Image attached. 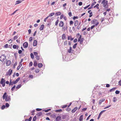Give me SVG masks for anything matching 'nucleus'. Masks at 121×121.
I'll return each mask as SVG.
<instances>
[{"mask_svg":"<svg viewBox=\"0 0 121 121\" xmlns=\"http://www.w3.org/2000/svg\"><path fill=\"white\" fill-rule=\"evenodd\" d=\"M108 3V1L106 0H103L102 2V4H103V6L105 8H108V6H106L107 5V4Z\"/></svg>","mask_w":121,"mask_h":121,"instance_id":"nucleus-1","label":"nucleus"},{"mask_svg":"<svg viewBox=\"0 0 121 121\" xmlns=\"http://www.w3.org/2000/svg\"><path fill=\"white\" fill-rule=\"evenodd\" d=\"M6 59V57L4 54L1 55L0 57V60L2 62L4 61Z\"/></svg>","mask_w":121,"mask_h":121,"instance_id":"nucleus-2","label":"nucleus"},{"mask_svg":"<svg viewBox=\"0 0 121 121\" xmlns=\"http://www.w3.org/2000/svg\"><path fill=\"white\" fill-rule=\"evenodd\" d=\"M13 72V70H11L10 69L6 73V75H9V76L10 75L12 74Z\"/></svg>","mask_w":121,"mask_h":121,"instance_id":"nucleus-3","label":"nucleus"},{"mask_svg":"<svg viewBox=\"0 0 121 121\" xmlns=\"http://www.w3.org/2000/svg\"><path fill=\"white\" fill-rule=\"evenodd\" d=\"M28 43L27 42H25L23 44V46L24 48H27L28 46Z\"/></svg>","mask_w":121,"mask_h":121,"instance_id":"nucleus-4","label":"nucleus"},{"mask_svg":"<svg viewBox=\"0 0 121 121\" xmlns=\"http://www.w3.org/2000/svg\"><path fill=\"white\" fill-rule=\"evenodd\" d=\"M5 101L7 102L8 101H10L11 100V97L9 95L5 99Z\"/></svg>","mask_w":121,"mask_h":121,"instance_id":"nucleus-5","label":"nucleus"},{"mask_svg":"<svg viewBox=\"0 0 121 121\" xmlns=\"http://www.w3.org/2000/svg\"><path fill=\"white\" fill-rule=\"evenodd\" d=\"M6 65L7 66H9L11 63V61L9 60H7L6 59Z\"/></svg>","mask_w":121,"mask_h":121,"instance_id":"nucleus-6","label":"nucleus"},{"mask_svg":"<svg viewBox=\"0 0 121 121\" xmlns=\"http://www.w3.org/2000/svg\"><path fill=\"white\" fill-rule=\"evenodd\" d=\"M7 95V93L6 92L4 93L3 96V99H5L8 96Z\"/></svg>","mask_w":121,"mask_h":121,"instance_id":"nucleus-7","label":"nucleus"},{"mask_svg":"<svg viewBox=\"0 0 121 121\" xmlns=\"http://www.w3.org/2000/svg\"><path fill=\"white\" fill-rule=\"evenodd\" d=\"M56 121H59L61 120V117L60 116H58L56 118Z\"/></svg>","mask_w":121,"mask_h":121,"instance_id":"nucleus-8","label":"nucleus"},{"mask_svg":"<svg viewBox=\"0 0 121 121\" xmlns=\"http://www.w3.org/2000/svg\"><path fill=\"white\" fill-rule=\"evenodd\" d=\"M99 23L98 22H97V23H96L95 25H93L90 28L91 29H93L94 27H95V26H97L98 25V24Z\"/></svg>","mask_w":121,"mask_h":121,"instance_id":"nucleus-9","label":"nucleus"},{"mask_svg":"<svg viewBox=\"0 0 121 121\" xmlns=\"http://www.w3.org/2000/svg\"><path fill=\"white\" fill-rule=\"evenodd\" d=\"M64 25V23L63 21H61L60 22L59 24V26L60 27H62Z\"/></svg>","mask_w":121,"mask_h":121,"instance_id":"nucleus-10","label":"nucleus"},{"mask_svg":"<svg viewBox=\"0 0 121 121\" xmlns=\"http://www.w3.org/2000/svg\"><path fill=\"white\" fill-rule=\"evenodd\" d=\"M13 48L14 49H17L18 48V46L17 45L14 44L13 46Z\"/></svg>","mask_w":121,"mask_h":121,"instance_id":"nucleus-11","label":"nucleus"},{"mask_svg":"<svg viewBox=\"0 0 121 121\" xmlns=\"http://www.w3.org/2000/svg\"><path fill=\"white\" fill-rule=\"evenodd\" d=\"M5 80L4 78H2L1 79V81H0V83L1 84L5 83Z\"/></svg>","mask_w":121,"mask_h":121,"instance_id":"nucleus-12","label":"nucleus"},{"mask_svg":"<svg viewBox=\"0 0 121 121\" xmlns=\"http://www.w3.org/2000/svg\"><path fill=\"white\" fill-rule=\"evenodd\" d=\"M67 38L65 34H63L62 36V40L66 39Z\"/></svg>","mask_w":121,"mask_h":121,"instance_id":"nucleus-13","label":"nucleus"},{"mask_svg":"<svg viewBox=\"0 0 121 121\" xmlns=\"http://www.w3.org/2000/svg\"><path fill=\"white\" fill-rule=\"evenodd\" d=\"M97 22H98L97 20L96 19H94L91 21V23L92 24H95V22H96V23H97Z\"/></svg>","mask_w":121,"mask_h":121,"instance_id":"nucleus-14","label":"nucleus"},{"mask_svg":"<svg viewBox=\"0 0 121 121\" xmlns=\"http://www.w3.org/2000/svg\"><path fill=\"white\" fill-rule=\"evenodd\" d=\"M37 41L36 40H35L33 42V46H36L37 44Z\"/></svg>","mask_w":121,"mask_h":121,"instance_id":"nucleus-15","label":"nucleus"},{"mask_svg":"<svg viewBox=\"0 0 121 121\" xmlns=\"http://www.w3.org/2000/svg\"><path fill=\"white\" fill-rule=\"evenodd\" d=\"M78 107H76L74 108L73 110H72L71 112L72 113H74L78 109Z\"/></svg>","mask_w":121,"mask_h":121,"instance_id":"nucleus-16","label":"nucleus"},{"mask_svg":"<svg viewBox=\"0 0 121 121\" xmlns=\"http://www.w3.org/2000/svg\"><path fill=\"white\" fill-rule=\"evenodd\" d=\"M67 116V114L62 115V119L63 120L66 119Z\"/></svg>","mask_w":121,"mask_h":121,"instance_id":"nucleus-17","label":"nucleus"},{"mask_svg":"<svg viewBox=\"0 0 121 121\" xmlns=\"http://www.w3.org/2000/svg\"><path fill=\"white\" fill-rule=\"evenodd\" d=\"M43 114L41 112H38L37 114H36V115H37L38 117H40Z\"/></svg>","mask_w":121,"mask_h":121,"instance_id":"nucleus-18","label":"nucleus"},{"mask_svg":"<svg viewBox=\"0 0 121 121\" xmlns=\"http://www.w3.org/2000/svg\"><path fill=\"white\" fill-rule=\"evenodd\" d=\"M44 25L43 24L39 28V29L40 30H42L43 29L44 27Z\"/></svg>","mask_w":121,"mask_h":121,"instance_id":"nucleus-19","label":"nucleus"},{"mask_svg":"<svg viewBox=\"0 0 121 121\" xmlns=\"http://www.w3.org/2000/svg\"><path fill=\"white\" fill-rule=\"evenodd\" d=\"M105 100V99H102L100 100L99 101V105H100L102 102L104 101Z\"/></svg>","mask_w":121,"mask_h":121,"instance_id":"nucleus-20","label":"nucleus"},{"mask_svg":"<svg viewBox=\"0 0 121 121\" xmlns=\"http://www.w3.org/2000/svg\"><path fill=\"white\" fill-rule=\"evenodd\" d=\"M117 88V87H114L111 89L109 90L110 92H111L112 91H113L115 90Z\"/></svg>","mask_w":121,"mask_h":121,"instance_id":"nucleus-21","label":"nucleus"},{"mask_svg":"<svg viewBox=\"0 0 121 121\" xmlns=\"http://www.w3.org/2000/svg\"><path fill=\"white\" fill-rule=\"evenodd\" d=\"M38 67L41 68L43 66V64L41 63H39L38 64Z\"/></svg>","mask_w":121,"mask_h":121,"instance_id":"nucleus-22","label":"nucleus"},{"mask_svg":"<svg viewBox=\"0 0 121 121\" xmlns=\"http://www.w3.org/2000/svg\"><path fill=\"white\" fill-rule=\"evenodd\" d=\"M83 116V115H82L80 116L79 118V120L80 121H82Z\"/></svg>","mask_w":121,"mask_h":121,"instance_id":"nucleus-23","label":"nucleus"},{"mask_svg":"<svg viewBox=\"0 0 121 121\" xmlns=\"http://www.w3.org/2000/svg\"><path fill=\"white\" fill-rule=\"evenodd\" d=\"M61 14V13L60 12H56L55 14V15L56 16H57L60 15Z\"/></svg>","mask_w":121,"mask_h":121,"instance_id":"nucleus-24","label":"nucleus"},{"mask_svg":"<svg viewBox=\"0 0 121 121\" xmlns=\"http://www.w3.org/2000/svg\"><path fill=\"white\" fill-rule=\"evenodd\" d=\"M22 2V0H17L15 4H17L21 3Z\"/></svg>","mask_w":121,"mask_h":121,"instance_id":"nucleus-25","label":"nucleus"},{"mask_svg":"<svg viewBox=\"0 0 121 121\" xmlns=\"http://www.w3.org/2000/svg\"><path fill=\"white\" fill-rule=\"evenodd\" d=\"M36 67L37 66V61L36 60H35L34 61V64H33Z\"/></svg>","mask_w":121,"mask_h":121,"instance_id":"nucleus-26","label":"nucleus"},{"mask_svg":"<svg viewBox=\"0 0 121 121\" xmlns=\"http://www.w3.org/2000/svg\"><path fill=\"white\" fill-rule=\"evenodd\" d=\"M22 86V85L21 84L18 85L16 87V88L17 89H19Z\"/></svg>","mask_w":121,"mask_h":121,"instance_id":"nucleus-27","label":"nucleus"},{"mask_svg":"<svg viewBox=\"0 0 121 121\" xmlns=\"http://www.w3.org/2000/svg\"><path fill=\"white\" fill-rule=\"evenodd\" d=\"M117 99L116 97H114L113 98V101L114 102H115L117 101Z\"/></svg>","mask_w":121,"mask_h":121,"instance_id":"nucleus-28","label":"nucleus"},{"mask_svg":"<svg viewBox=\"0 0 121 121\" xmlns=\"http://www.w3.org/2000/svg\"><path fill=\"white\" fill-rule=\"evenodd\" d=\"M55 14V13H51L49 14V15L48 16V17H51L53 16Z\"/></svg>","mask_w":121,"mask_h":121,"instance_id":"nucleus-29","label":"nucleus"},{"mask_svg":"<svg viewBox=\"0 0 121 121\" xmlns=\"http://www.w3.org/2000/svg\"><path fill=\"white\" fill-rule=\"evenodd\" d=\"M51 110L50 109H49L47 110H43V111H44L45 112H48L49 111Z\"/></svg>","mask_w":121,"mask_h":121,"instance_id":"nucleus-30","label":"nucleus"},{"mask_svg":"<svg viewBox=\"0 0 121 121\" xmlns=\"http://www.w3.org/2000/svg\"><path fill=\"white\" fill-rule=\"evenodd\" d=\"M78 23V21L77 20L76 21L74 22V26H77Z\"/></svg>","mask_w":121,"mask_h":121,"instance_id":"nucleus-31","label":"nucleus"},{"mask_svg":"<svg viewBox=\"0 0 121 121\" xmlns=\"http://www.w3.org/2000/svg\"><path fill=\"white\" fill-rule=\"evenodd\" d=\"M22 64H21L19 65V66L17 67V70H19L20 67L22 66Z\"/></svg>","mask_w":121,"mask_h":121,"instance_id":"nucleus-32","label":"nucleus"},{"mask_svg":"<svg viewBox=\"0 0 121 121\" xmlns=\"http://www.w3.org/2000/svg\"><path fill=\"white\" fill-rule=\"evenodd\" d=\"M72 50V48L71 47H70L69 49V50H68V52L69 53H71V50Z\"/></svg>","mask_w":121,"mask_h":121,"instance_id":"nucleus-33","label":"nucleus"},{"mask_svg":"<svg viewBox=\"0 0 121 121\" xmlns=\"http://www.w3.org/2000/svg\"><path fill=\"white\" fill-rule=\"evenodd\" d=\"M62 110L61 109H58L55 110V112H62Z\"/></svg>","mask_w":121,"mask_h":121,"instance_id":"nucleus-34","label":"nucleus"},{"mask_svg":"<svg viewBox=\"0 0 121 121\" xmlns=\"http://www.w3.org/2000/svg\"><path fill=\"white\" fill-rule=\"evenodd\" d=\"M84 40L83 38H82L81 39V41L80 42V43L81 44H82L83 42V41Z\"/></svg>","mask_w":121,"mask_h":121,"instance_id":"nucleus-35","label":"nucleus"},{"mask_svg":"<svg viewBox=\"0 0 121 121\" xmlns=\"http://www.w3.org/2000/svg\"><path fill=\"white\" fill-rule=\"evenodd\" d=\"M9 106V104L8 103H6L5 104V106L6 108H8Z\"/></svg>","mask_w":121,"mask_h":121,"instance_id":"nucleus-36","label":"nucleus"},{"mask_svg":"<svg viewBox=\"0 0 121 121\" xmlns=\"http://www.w3.org/2000/svg\"><path fill=\"white\" fill-rule=\"evenodd\" d=\"M30 56L31 57V58L33 59L34 58V56L33 53H31L30 54Z\"/></svg>","mask_w":121,"mask_h":121,"instance_id":"nucleus-37","label":"nucleus"},{"mask_svg":"<svg viewBox=\"0 0 121 121\" xmlns=\"http://www.w3.org/2000/svg\"><path fill=\"white\" fill-rule=\"evenodd\" d=\"M17 62H15V63L13 65V69L15 68V66L17 65Z\"/></svg>","mask_w":121,"mask_h":121,"instance_id":"nucleus-38","label":"nucleus"},{"mask_svg":"<svg viewBox=\"0 0 121 121\" xmlns=\"http://www.w3.org/2000/svg\"><path fill=\"white\" fill-rule=\"evenodd\" d=\"M77 43H75L74 44V45H73V49L75 48L76 47V46L77 45Z\"/></svg>","mask_w":121,"mask_h":121,"instance_id":"nucleus-39","label":"nucleus"},{"mask_svg":"<svg viewBox=\"0 0 121 121\" xmlns=\"http://www.w3.org/2000/svg\"><path fill=\"white\" fill-rule=\"evenodd\" d=\"M59 20L58 19H57L56 20V22L55 23V25L56 26H57L58 23L59 22Z\"/></svg>","mask_w":121,"mask_h":121,"instance_id":"nucleus-40","label":"nucleus"},{"mask_svg":"<svg viewBox=\"0 0 121 121\" xmlns=\"http://www.w3.org/2000/svg\"><path fill=\"white\" fill-rule=\"evenodd\" d=\"M39 69H36L35 70V72L36 73H38L39 72Z\"/></svg>","mask_w":121,"mask_h":121,"instance_id":"nucleus-41","label":"nucleus"},{"mask_svg":"<svg viewBox=\"0 0 121 121\" xmlns=\"http://www.w3.org/2000/svg\"><path fill=\"white\" fill-rule=\"evenodd\" d=\"M5 107H6L5 105H3L1 107V109L2 110L4 109L5 108Z\"/></svg>","mask_w":121,"mask_h":121,"instance_id":"nucleus-42","label":"nucleus"},{"mask_svg":"<svg viewBox=\"0 0 121 121\" xmlns=\"http://www.w3.org/2000/svg\"><path fill=\"white\" fill-rule=\"evenodd\" d=\"M51 117H52L53 118H55L56 117V116L55 115L53 114H52L51 115Z\"/></svg>","mask_w":121,"mask_h":121,"instance_id":"nucleus-43","label":"nucleus"},{"mask_svg":"<svg viewBox=\"0 0 121 121\" xmlns=\"http://www.w3.org/2000/svg\"><path fill=\"white\" fill-rule=\"evenodd\" d=\"M16 86L15 85H14L11 88V90L13 91L14 90V89L15 88Z\"/></svg>","mask_w":121,"mask_h":121,"instance_id":"nucleus-44","label":"nucleus"},{"mask_svg":"<svg viewBox=\"0 0 121 121\" xmlns=\"http://www.w3.org/2000/svg\"><path fill=\"white\" fill-rule=\"evenodd\" d=\"M36 118V116H35L33 118V121H35Z\"/></svg>","mask_w":121,"mask_h":121,"instance_id":"nucleus-45","label":"nucleus"},{"mask_svg":"<svg viewBox=\"0 0 121 121\" xmlns=\"http://www.w3.org/2000/svg\"><path fill=\"white\" fill-rule=\"evenodd\" d=\"M73 22L72 21H69V24L70 25H71L73 23Z\"/></svg>","mask_w":121,"mask_h":121,"instance_id":"nucleus-46","label":"nucleus"},{"mask_svg":"<svg viewBox=\"0 0 121 121\" xmlns=\"http://www.w3.org/2000/svg\"><path fill=\"white\" fill-rule=\"evenodd\" d=\"M90 15L89 17H91L93 16L92 13V12H91L89 13Z\"/></svg>","mask_w":121,"mask_h":121,"instance_id":"nucleus-47","label":"nucleus"},{"mask_svg":"<svg viewBox=\"0 0 121 121\" xmlns=\"http://www.w3.org/2000/svg\"><path fill=\"white\" fill-rule=\"evenodd\" d=\"M120 92V91L118 90H116L115 92V93L116 94H119V93Z\"/></svg>","mask_w":121,"mask_h":121,"instance_id":"nucleus-48","label":"nucleus"},{"mask_svg":"<svg viewBox=\"0 0 121 121\" xmlns=\"http://www.w3.org/2000/svg\"><path fill=\"white\" fill-rule=\"evenodd\" d=\"M36 58L37 60H39L40 56H37Z\"/></svg>","mask_w":121,"mask_h":121,"instance_id":"nucleus-49","label":"nucleus"},{"mask_svg":"<svg viewBox=\"0 0 121 121\" xmlns=\"http://www.w3.org/2000/svg\"><path fill=\"white\" fill-rule=\"evenodd\" d=\"M67 44V40L65 41L64 42V45H66Z\"/></svg>","mask_w":121,"mask_h":121,"instance_id":"nucleus-50","label":"nucleus"},{"mask_svg":"<svg viewBox=\"0 0 121 121\" xmlns=\"http://www.w3.org/2000/svg\"><path fill=\"white\" fill-rule=\"evenodd\" d=\"M34 55L35 56H38L37 55L38 53L36 52H34Z\"/></svg>","mask_w":121,"mask_h":121,"instance_id":"nucleus-51","label":"nucleus"},{"mask_svg":"<svg viewBox=\"0 0 121 121\" xmlns=\"http://www.w3.org/2000/svg\"><path fill=\"white\" fill-rule=\"evenodd\" d=\"M8 44H6L4 46V47L5 48H7L8 47Z\"/></svg>","mask_w":121,"mask_h":121,"instance_id":"nucleus-52","label":"nucleus"},{"mask_svg":"<svg viewBox=\"0 0 121 121\" xmlns=\"http://www.w3.org/2000/svg\"><path fill=\"white\" fill-rule=\"evenodd\" d=\"M71 110V108H67V109H66V110L67 111L69 112Z\"/></svg>","mask_w":121,"mask_h":121,"instance_id":"nucleus-53","label":"nucleus"},{"mask_svg":"<svg viewBox=\"0 0 121 121\" xmlns=\"http://www.w3.org/2000/svg\"><path fill=\"white\" fill-rule=\"evenodd\" d=\"M96 2H95V1H94L93 3H92L91 4V5H92V6H93L95 4H96Z\"/></svg>","mask_w":121,"mask_h":121,"instance_id":"nucleus-54","label":"nucleus"},{"mask_svg":"<svg viewBox=\"0 0 121 121\" xmlns=\"http://www.w3.org/2000/svg\"><path fill=\"white\" fill-rule=\"evenodd\" d=\"M68 15L70 17H71L72 16V13L71 12L68 13Z\"/></svg>","mask_w":121,"mask_h":121,"instance_id":"nucleus-55","label":"nucleus"},{"mask_svg":"<svg viewBox=\"0 0 121 121\" xmlns=\"http://www.w3.org/2000/svg\"><path fill=\"white\" fill-rule=\"evenodd\" d=\"M78 16H74L73 17V19L74 20L76 19H78Z\"/></svg>","mask_w":121,"mask_h":121,"instance_id":"nucleus-56","label":"nucleus"},{"mask_svg":"<svg viewBox=\"0 0 121 121\" xmlns=\"http://www.w3.org/2000/svg\"><path fill=\"white\" fill-rule=\"evenodd\" d=\"M17 54H18L17 53V52H15L14 54V56L15 58H17Z\"/></svg>","mask_w":121,"mask_h":121,"instance_id":"nucleus-57","label":"nucleus"},{"mask_svg":"<svg viewBox=\"0 0 121 121\" xmlns=\"http://www.w3.org/2000/svg\"><path fill=\"white\" fill-rule=\"evenodd\" d=\"M90 5V4H89L88 5L86 6V7H84V9H87V8H88V7Z\"/></svg>","mask_w":121,"mask_h":121,"instance_id":"nucleus-58","label":"nucleus"},{"mask_svg":"<svg viewBox=\"0 0 121 121\" xmlns=\"http://www.w3.org/2000/svg\"><path fill=\"white\" fill-rule=\"evenodd\" d=\"M32 65H33L32 62L31 61L29 63V66H32Z\"/></svg>","mask_w":121,"mask_h":121,"instance_id":"nucleus-59","label":"nucleus"},{"mask_svg":"<svg viewBox=\"0 0 121 121\" xmlns=\"http://www.w3.org/2000/svg\"><path fill=\"white\" fill-rule=\"evenodd\" d=\"M33 38L32 37H30L29 38V41L30 42H31Z\"/></svg>","mask_w":121,"mask_h":121,"instance_id":"nucleus-60","label":"nucleus"},{"mask_svg":"<svg viewBox=\"0 0 121 121\" xmlns=\"http://www.w3.org/2000/svg\"><path fill=\"white\" fill-rule=\"evenodd\" d=\"M67 107V105H64L62 107V108H64L66 107Z\"/></svg>","mask_w":121,"mask_h":121,"instance_id":"nucleus-61","label":"nucleus"},{"mask_svg":"<svg viewBox=\"0 0 121 121\" xmlns=\"http://www.w3.org/2000/svg\"><path fill=\"white\" fill-rule=\"evenodd\" d=\"M42 109L41 108H37L36 109V110L37 111H40L42 110Z\"/></svg>","mask_w":121,"mask_h":121,"instance_id":"nucleus-62","label":"nucleus"},{"mask_svg":"<svg viewBox=\"0 0 121 121\" xmlns=\"http://www.w3.org/2000/svg\"><path fill=\"white\" fill-rule=\"evenodd\" d=\"M48 16L47 17H46V18H45L44 19V21L45 22H46L47 19L48 18Z\"/></svg>","mask_w":121,"mask_h":121,"instance_id":"nucleus-63","label":"nucleus"},{"mask_svg":"<svg viewBox=\"0 0 121 121\" xmlns=\"http://www.w3.org/2000/svg\"><path fill=\"white\" fill-rule=\"evenodd\" d=\"M119 85L121 86V80H120L118 82Z\"/></svg>","mask_w":121,"mask_h":121,"instance_id":"nucleus-64","label":"nucleus"}]
</instances>
